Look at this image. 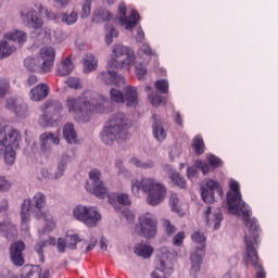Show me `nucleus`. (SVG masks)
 Instances as JSON below:
<instances>
[{
	"instance_id": "f257e3e1",
	"label": "nucleus",
	"mask_w": 278,
	"mask_h": 278,
	"mask_svg": "<svg viewBox=\"0 0 278 278\" xmlns=\"http://www.w3.org/2000/svg\"><path fill=\"white\" fill-rule=\"evenodd\" d=\"M229 191L227 193V205L229 214H235L240 216L242 212V220L247 227L244 235L245 244V256L244 262L247 266H253L256 270L255 278H266V270L262 264H260V256L257 255V248L260 247V233H262V228L257 224L255 217L251 218L253 212L251 207L242 201V193H240V184L231 179L229 182Z\"/></svg>"
},
{
	"instance_id": "f03ea898",
	"label": "nucleus",
	"mask_w": 278,
	"mask_h": 278,
	"mask_svg": "<svg viewBox=\"0 0 278 278\" xmlns=\"http://www.w3.org/2000/svg\"><path fill=\"white\" fill-rule=\"evenodd\" d=\"M136 63V53L127 46L115 43L111 50V59L108 62V71L98 75V80L106 86H117L124 88L127 84L125 77L118 75L113 68L122 71H131V66Z\"/></svg>"
},
{
	"instance_id": "7ed1b4c3",
	"label": "nucleus",
	"mask_w": 278,
	"mask_h": 278,
	"mask_svg": "<svg viewBox=\"0 0 278 278\" xmlns=\"http://www.w3.org/2000/svg\"><path fill=\"white\" fill-rule=\"evenodd\" d=\"M66 108L70 114L78 116L84 123L90 121V114H105L108 112V106L110 101L108 98L94 92V91H85L80 97H67Z\"/></svg>"
},
{
	"instance_id": "20e7f679",
	"label": "nucleus",
	"mask_w": 278,
	"mask_h": 278,
	"mask_svg": "<svg viewBox=\"0 0 278 278\" xmlns=\"http://www.w3.org/2000/svg\"><path fill=\"white\" fill-rule=\"evenodd\" d=\"M129 127H131V121L125 113L113 114L101 132L102 142L109 146L114 142H125L129 138Z\"/></svg>"
},
{
	"instance_id": "39448f33",
	"label": "nucleus",
	"mask_w": 278,
	"mask_h": 278,
	"mask_svg": "<svg viewBox=\"0 0 278 278\" xmlns=\"http://www.w3.org/2000/svg\"><path fill=\"white\" fill-rule=\"evenodd\" d=\"M140 190L148 194L149 205H160L166 199V187L155 180V178L144 177L131 180V192L135 197H140Z\"/></svg>"
},
{
	"instance_id": "423d86ee",
	"label": "nucleus",
	"mask_w": 278,
	"mask_h": 278,
	"mask_svg": "<svg viewBox=\"0 0 278 278\" xmlns=\"http://www.w3.org/2000/svg\"><path fill=\"white\" fill-rule=\"evenodd\" d=\"M18 144H21V132L18 130L11 127H4L0 130V157L7 164L16 162Z\"/></svg>"
},
{
	"instance_id": "0eeeda50",
	"label": "nucleus",
	"mask_w": 278,
	"mask_h": 278,
	"mask_svg": "<svg viewBox=\"0 0 278 278\" xmlns=\"http://www.w3.org/2000/svg\"><path fill=\"white\" fill-rule=\"evenodd\" d=\"M33 203H35V207L38 210L35 212V218L37 220H45L46 223L43 233L53 231V229H55V222H53V216H51L48 212H41L42 207L47 205V195H45L42 192L36 193L33 197Z\"/></svg>"
},
{
	"instance_id": "6e6552de",
	"label": "nucleus",
	"mask_w": 278,
	"mask_h": 278,
	"mask_svg": "<svg viewBox=\"0 0 278 278\" xmlns=\"http://www.w3.org/2000/svg\"><path fill=\"white\" fill-rule=\"evenodd\" d=\"M135 233L142 238H155L157 236V219L151 213L139 216V224L135 226Z\"/></svg>"
},
{
	"instance_id": "1a4fd4ad",
	"label": "nucleus",
	"mask_w": 278,
	"mask_h": 278,
	"mask_svg": "<svg viewBox=\"0 0 278 278\" xmlns=\"http://www.w3.org/2000/svg\"><path fill=\"white\" fill-rule=\"evenodd\" d=\"M74 218L87 227H97L101 220V213L92 206L78 205L73 211Z\"/></svg>"
},
{
	"instance_id": "9d476101",
	"label": "nucleus",
	"mask_w": 278,
	"mask_h": 278,
	"mask_svg": "<svg viewBox=\"0 0 278 278\" xmlns=\"http://www.w3.org/2000/svg\"><path fill=\"white\" fill-rule=\"evenodd\" d=\"M85 188L90 194H94L98 199H105L108 197V188L101 180V170L91 169L89 172V179L87 180Z\"/></svg>"
},
{
	"instance_id": "9b49d317",
	"label": "nucleus",
	"mask_w": 278,
	"mask_h": 278,
	"mask_svg": "<svg viewBox=\"0 0 278 278\" xmlns=\"http://www.w3.org/2000/svg\"><path fill=\"white\" fill-rule=\"evenodd\" d=\"M41 115L38 119L39 125L41 127H49L51 125V118L55 116V114H60L63 110L62 103L55 100H47L40 108H39Z\"/></svg>"
},
{
	"instance_id": "f8f14e48",
	"label": "nucleus",
	"mask_w": 278,
	"mask_h": 278,
	"mask_svg": "<svg viewBox=\"0 0 278 278\" xmlns=\"http://www.w3.org/2000/svg\"><path fill=\"white\" fill-rule=\"evenodd\" d=\"M117 18L122 25L128 31H131L134 27L138 25V21H140V13L136 10H131L129 16L127 17V7L125 2L119 3L117 9Z\"/></svg>"
},
{
	"instance_id": "ddd939ff",
	"label": "nucleus",
	"mask_w": 278,
	"mask_h": 278,
	"mask_svg": "<svg viewBox=\"0 0 278 278\" xmlns=\"http://www.w3.org/2000/svg\"><path fill=\"white\" fill-rule=\"evenodd\" d=\"M215 192L223 194V188H220L218 181L210 178L205 179L201 186V197L204 203L208 205L214 203V201H216V198L214 197Z\"/></svg>"
},
{
	"instance_id": "4468645a",
	"label": "nucleus",
	"mask_w": 278,
	"mask_h": 278,
	"mask_svg": "<svg viewBox=\"0 0 278 278\" xmlns=\"http://www.w3.org/2000/svg\"><path fill=\"white\" fill-rule=\"evenodd\" d=\"M156 270L163 273V275H173V253L168 251V248H161L160 254L156 258Z\"/></svg>"
},
{
	"instance_id": "2eb2a0df",
	"label": "nucleus",
	"mask_w": 278,
	"mask_h": 278,
	"mask_svg": "<svg viewBox=\"0 0 278 278\" xmlns=\"http://www.w3.org/2000/svg\"><path fill=\"white\" fill-rule=\"evenodd\" d=\"M5 212H8L7 201L2 202V206L0 207V233L1 236H5V238H14L17 233L16 226L12 224Z\"/></svg>"
},
{
	"instance_id": "dca6fc26",
	"label": "nucleus",
	"mask_w": 278,
	"mask_h": 278,
	"mask_svg": "<svg viewBox=\"0 0 278 278\" xmlns=\"http://www.w3.org/2000/svg\"><path fill=\"white\" fill-rule=\"evenodd\" d=\"M5 110L14 112L18 118H25L27 116V103L23 98H9L5 100Z\"/></svg>"
},
{
	"instance_id": "f3484780",
	"label": "nucleus",
	"mask_w": 278,
	"mask_h": 278,
	"mask_svg": "<svg viewBox=\"0 0 278 278\" xmlns=\"http://www.w3.org/2000/svg\"><path fill=\"white\" fill-rule=\"evenodd\" d=\"M21 18L26 27H33V29H40L45 25V22L38 16V12L35 9L22 11Z\"/></svg>"
},
{
	"instance_id": "a211bd4d",
	"label": "nucleus",
	"mask_w": 278,
	"mask_h": 278,
	"mask_svg": "<svg viewBox=\"0 0 278 278\" xmlns=\"http://www.w3.org/2000/svg\"><path fill=\"white\" fill-rule=\"evenodd\" d=\"M37 56H39V60L48 73H51V71H53V64H55V48L46 46L39 50Z\"/></svg>"
},
{
	"instance_id": "6ab92c4d",
	"label": "nucleus",
	"mask_w": 278,
	"mask_h": 278,
	"mask_svg": "<svg viewBox=\"0 0 278 278\" xmlns=\"http://www.w3.org/2000/svg\"><path fill=\"white\" fill-rule=\"evenodd\" d=\"M23 251H25V242L17 241L11 244L10 255L11 262L14 266H23L25 264V258L23 257Z\"/></svg>"
},
{
	"instance_id": "aec40b11",
	"label": "nucleus",
	"mask_w": 278,
	"mask_h": 278,
	"mask_svg": "<svg viewBox=\"0 0 278 278\" xmlns=\"http://www.w3.org/2000/svg\"><path fill=\"white\" fill-rule=\"evenodd\" d=\"M49 269L42 271V267L38 265H25L22 268L21 277L22 278H49Z\"/></svg>"
},
{
	"instance_id": "412c9836",
	"label": "nucleus",
	"mask_w": 278,
	"mask_h": 278,
	"mask_svg": "<svg viewBox=\"0 0 278 278\" xmlns=\"http://www.w3.org/2000/svg\"><path fill=\"white\" fill-rule=\"evenodd\" d=\"M203 255H205V245L197 248L194 252L191 253L190 262L191 269L190 275L194 277L199 270H201V264L203 262Z\"/></svg>"
},
{
	"instance_id": "4be33fe9",
	"label": "nucleus",
	"mask_w": 278,
	"mask_h": 278,
	"mask_svg": "<svg viewBox=\"0 0 278 278\" xmlns=\"http://www.w3.org/2000/svg\"><path fill=\"white\" fill-rule=\"evenodd\" d=\"M24 66L25 68H27V71H30L31 73H40L41 75L49 73L38 55L35 58H26L24 61Z\"/></svg>"
},
{
	"instance_id": "5701e85b",
	"label": "nucleus",
	"mask_w": 278,
	"mask_h": 278,
	"mask_svg": "<svg viewBox=\"0 0 278 278\" xmlns=\"http://www.w3.org/2000/svg\"><path fill=\"white\" fill-rule=\"evenodd\" d=\"M31 210V200L26 199L21 205V228L22 231H29V222L31 220V215L29 214Z\"/></svg>"
},
{
	"instance_id": "b1692460",
	"label": "nucleus",
	"mask_w": 278,
	"mask_h": 278,
	"mask_svg": "<svg viewBox=\"0 0 278 278\" xmlns=\"http://www.w3.org/2000/svg\"><path fill=\"white\" fill-rule=\"evenodd\" d=\"M47 97H49V87L47 84H39L29 92L30 101H45Z\"/></svg>"
},
{
	"instance_id": "393cba45",
	"label": "nucleus",
	"mask_w": 278,
	"mask_h": 278,
	"mask_svg": "<svg viewBox=\"0 0 278 278\" xmlns=\"http://www.w3.org/2000/svg\"><path fill=\"white\" fill-rule=\"evenodd\" d=\"M152 134L157 142H164L166 140V129H164V124L162 121L157 119V115H152Z\"/></svg>"
},
{
	"instance_id": "a878e982",
	"label": "nucleus",
	"mask_w": 278,
	"mask_h": 278,
	"mask_svg": "<svg viewBox=\"0 0 278 278\" xmlns=\"http://www.w3.org/2000/svg\"><path fill=\"white\" fill-rule=\"evenodd\" d=\"M124 103L127 108H136L138 105V89L136 87L126 86L124 88Z\"/></svg>"
},
{
	"instance_id": "bb28decb",
	"label": "nucleus",
	"mask_w": 278,
	"mask_h": 278,
	"mask_svg": "<svg viewBox=\"0 0 278 278\" xmlns=\"http://www.w3.org/2000/svg\"><path fill=\"white\" fill-rule=\"evenodd\" d=\"M75 71V64H73V58L67 56L63 59L56 67V75L61 77H66V75H71Z\"/></svg>"
},
{
	"instance_id": "cd10ccee",
	"label": "nucleus",
	"mask_w": 278,
	"mask_h": 278,
	"mask_svg": "<svg viewBox=\"0 0 278 278\" xmlns=\"http://www.w3.org/2000/svg\"><path fill=\"white\" fill-rule=\"evenodd\" d=\"M63 137L68 144H77V142H79L77 130L75 129V125L73 123H67L64 125Z\"/></svg>"
},
{
	"instance_id": "c85d7f7f",
	"label": "nucleus",
	"mask_w": 278,
	"mask_h": 278,
	"mask_svg": "<svg viewBox=\"0 0 278 278\" xmlns=\"http://www.w3.org/2000/svg\"><path fill=\"white\" fill-rule=\"evenodd\" d=\"M207 225H213L214 229H219L220 223H223V213H212V207L208 206L205 211Z\"/></svg>"
},
{
	"instance_id": "c756f323",
	"label": "nucleus",
	"mask_w": 278,
	"mask_h": 278,
	"mask_svg": "<svg viewBox=\"0 0 278 278\" xmlns=\"http://www.w3.org/2000/svg\"><path fill=\"white\" fill-rule=\"evenodd\" d=\"M39 140L41 142V150L43 151L49 149V141L52 144H60V136L49 131L41 134Z\"/></svg>"
},
{
	"instance_id": "7c9ffc66",
	"label": "nucleus",
	"mask_w": 278,
	"mask_h": 278,
	"mask_svg": "<svg viewBox=\"0 0 278 278\" xmlns=\"http://www.w3.org/2000/svg\"><path fill=\"white\" fill-rule=\"evenodd\" d=\"M70 162H71V156L67 154H63L58 164L56 170L54 172V174H52L53 179H60V178L64 177V173H65L66 167L68 166Z\"/></svg>"
},
{
	"instance_id": "2f4dec72",
	"label": "nucleus",
	"mask_w": 278,
	"mask_h": 278,
	"mask_svg": "<svg viewBox=\"0 0 278 278\" xmlns=\"http://www.w3.org/2000/svg\"><path fill=\"white\" fill-rule=\"evenodd\" d=\"M134 252L139 257H143V260H149V257L153 255V247L147 243H138L135 245Z\"/></svg>"
},
{
	"instance_id": "473e14b6",
	"label": "nucleus",
	"mask_w": 278,
	"mask_h": 278,
	"mask_svg": "<svg viewBox=\"0 0 278 278\" xmlns=\"http://www.w3.org/2000/svg\"><path fill=\"white\" fill-rule=\"evenodd\" d=\"M118 203V205H131V199H129V194L127 193H119V194H109V202L111 203V205H113V207L116 208V202Z\"/></svg>"
},
{
	"instance_id": "72a5a7b5",
	"label": "nucleus",
	"mask_w": 278,
	"mask_h": 278,
	"mask_svg": "<svg viewBox=\"0 0 278 278\" xmlns=\"http://www.w3.org/2000/svg\"><path fill=\"white\" fill-rule=\"evenodd\" d=\"M84 73H92L99 66V61L93 54H87L83 62Z\"/></svg>"
},
{
	"instance_id": "f704fd0d",
	"label": "nucleus",
	"mask_w": 278,
	"mask_h": 278,
	"mask_svg": "<svg viewBox=\"0 0 278 278\" xmlns=\"http://www.w3.org/2000/svg\"><path fill=\"white\" fill-rule=\"evenodd\" d=\"M7 40L17 42V45H25L27 42V33L23 30H14L5 35Z\"/></svg>"
},
{
	"instance_id": "c9c22d12",
	"label": "nucleus",
	"mask_w": 278,
	"mask_h": 278,
	"mask_svg": "<svg viewBox=\"0 0 278 278\" xmlns=\"http://www.w3.org/2000/svg\"><path fill=\"white\" fill-rule=\"evenodd\" d=\"M93 23H105V21H112V14L104 8H99L94 11Z\"/></svg>"
},
{
	"instance_id": "e433bc0d",
	"label": "nucleus",
	"mask_w": 278,
	"mask_h": 278,
	"mask_svg": "<svg viewBox=\"0 0 278 278\" xmlns=\"http://www.w3.org/2000/svg\"><path fill=\"white\" fill-rule=\"evenodd\" d=\"M14 51H16V47L12 46L7 40L0 41V60L10 58Z\"/></svg>"
},
{
	"instance_id": "4c0bfd02",
	"label": "nucleus",
	"mask_w": 278,
	"mask_h": 278,
	"mask_svg": "<svg viewBox=\"0 0 278 278\" xmlns=\"http://www.w3.org/2000/svg\"><path fill=\"white\" fill-rule=\"evenodd\" d=\"M169 205L172 207L173 212H176V214H184V204H181V201L179 200V197H177V193H172L169 197Z\"/></svg>"
},
{
	"instance_id": "58836bf2",
	"label": "nucleus",
	"mask_w": 278,
	"mask_h": 278,
	"mask_svg": "<svg viewBox=\"0 0 278 278\" xmlns=\"http://www.w3.org/2000/svg\"><path fill=\"white\" fill-rule=\"evenodd\" d=\"M192 149L195 151L197 155H203L205 153V143L203 142V137L197 135L193 138Z\"/></svg>"
},
{
	"instance_id": "ea45409f",
	"label": "nucleus",
	"mask_w": 278,
	"mask_h": 278,
	"mask_svg": "<svg viewBox=\"0 0 278 278\" xmlns=\"http://www.w3.org/2000/svg\"><path fill=\"white\" fill-rule=\"evenodd\" d=\"M169 179H172L173 184H175V186H178V188H187L186 179L181 176L180 173L172 169L169 173Z\"/></svg>"
},
{
	"instance_id": "a19ab883",
	"label": "nucleus",
	"mask_w": 278,
	"mask_h": 278,
	"mask_svg": "<svg viewBox=\"0 0 278 278\" xmlns=\"http://www.w3.org/2000/svg\"><path fill=\"white\" fill-rule=\"evenodd\" d=\"M130 164H134L137 168H142L143 170H148L149 168H153L155 166V162L149 161H140L138 157H132L130 160Z\"/></svg>"
},
{
	"instance_id": "79ce46f5",
	"label": "nucleus",
	"mask_w": 278,
	"mask_h": 278,
	"mask_svg": "<svg viewBox=\"0 0 278 278\" xmlns=\"http://www.w3.org/2000/svg\"><path fill=\"white\" fill-rule=\"evenodd\" d=\"M79 18V15H77V12L72 11V12H65L61 15V21L65 25H75L77 23V20Z\"/></svg>"
},
{
	"instance_id": "37998d69",
	"label": "nucleus",
	"mask_w": 278,
	"mask_h": 278,
	"mask_svg": "<svg viewBox=\"0 0 278 278\" xmlns=\"http://www.w3.org/2000/svg\"><path fill=\"white\" fill-rule=\"evenodd\" d=\"M65 242L67 243V249L75 251V249H77V243L81 242V239L79 238V235H67L65 237Z\"/></svg>"
},
{
	"instance_id": "c03bdc74",
	"label": "nucleus",
	"mask_w": 278,
	"mask_h": 278,
	"mask_svg": "<svg viewBox=\"0 0 278 278\" xmlns=\"http://www.w3.org/2000/svg\"><path fill=\"white\" fill-rule=\"evenodd\" d=\"M137 55H139V58H142L143 60H147L152 55H155V53H153V50L148 43H143L138 50Z\"/></svg>"
},
{
	"instance_id": "a18cd8bd",
	"label": "nucleus",
	"mask_w": 278,
	"mask_h": 278,
	"mask_svg": "<svg viewBox=\"0 0 278 278\" xmlns=\"http://www.w3.org/2000/svg\"><path fill=\"white\" fill-rule=\"evenodd\" d=\"M110 97L114 103H125V94L118 89L112 88L110 90Z\"/></svg>"
},
{
	"instance_id": "49530a36",
	"label": "nucleus",
	"mask_w": 278,
	"mask_h": 278,
	"mask_svg": "<svg viewBox=\"0 0 278 278\" xmlns=\"http://www.w3.org/2000/svg\"><path fill=\"white\" fill-rule=\"evenodd\" d=\"M162 227L166 236H174L177 232V227H175V225H173L169 219H162Z\"/></svg>"
},
{
	"instance_id": "de8ad7c7",
	"label": "nucleus",
	"mask_w": 278,
	"mask_h": 278,
	"mask_svg": "<svg viewBox=\"0 0 278 278\" xmlns=\"http://www.w3.org/2000/svg\"><path fill=\"white\" fill-rule=\"evenodd\" d=\"M148 99L151 104L154 105V108L164 105V103H166V98L153 92L149 94Z\"/></svg>"
},
{
	"instance_id": "09e8293b",
	"label": "nucleus",
	"mask_w": 278,
	"mask_h": 278,
	"mask_svg": "<svg viewBox=\"0 0 278 278\" xmlns=\"http://www.w3.org/2000/svg\"><path fill=\"white\" fill-rule=\"evenodd\" d=\"M155 89L161 92V94H167L168 92V88H169V85H168V80L166 79H160L155 83Z\"/></svg>"
},
{
	"instance_id": "8fccbe9b",
	"label": "nucleus",
	"mask_w": 278,
	"mask_h": 278,
	"mask_svg": "<svg viewBox=\"0 0 278 278\" xmlns=\"http://www.w3.org/2000/svg\"><path fill=\"white\" fill-rule=\"evenodd\" d=\"M45 247H47V241H39L35 245V251L39 255V262H41V264H45Z\"/></svg>"
},
{
	"instance_id": "3c124183",
	"label": "nucleus",
	"mask_w": 278,
	"mask_h": 278,
	"mask_svg": "<svg viewBox=\"0 0 278 278\" xmlns=\"http://www.w3.org/2000/svg\"><path fill=\"white\" fill-rule=\"evenodd\" d=\"M66 86L68 88H72L74 90H79L81 88V80L78 77H70L65 81Z\"/></svg>"
},
{
	"instance_id": "603ef678",
	"label": "nucleus",
	"mask_w": 278,
	"mask_h": 278,
	"mask_svg": "<svg viewBox=\"0 0 278 278\" xmlns=\"http://www.w3.org/2000/svg\"><path fill=\"white\" fill-rule=\"evenodd\" d=\"M8 92H10V80L0 78V99H3Z\"/></svg>"
},
{
	"instance_id": "864d4df0",
	"label": "nucleus",
	"mask_w": 278,
	"mask_h": 278,
	"mask_svg": "<svg viewBox=\"0 0 278 278\" xmlns=\"http://www.w3.org/2000/svg\"><path fill=\"white\" fill-rule=\"evenodd\" d=\"M37 179H39V181H45V179H53V174H51V172H49L47 168H40L37 172Z\"/></svg>"
},
{
	"instance_id": "5fc2aeb1",
	"label": "nucleus",
	"mask_w": 278,
	"mask_h": 278,
	"mask_svg": "<svg viewBox=\"0 0 278 278\" xmlns=\"http://www.w3.org/2000/svg\"><path fill=\"white\" fill-rule=\"evenodd\" d=\"M106 30L109 34L105 36V42L106 45H112V42H114V38L118 37V30H116L114 27H106Z\"/></svg>"
},
{
	"instance_id": "6e6d98bb",
	"label": "nucleus",
	"mask_w": 278,
	"mask_h": 278,
	"mask_svg": "<svg viewBox=\"0 0 278 278\" xmlns=\"http://www.w3.org/2000/svg\"><path fill=\"white\" fill-rule=\"evenodd\" d=\"M184 240H186V232L179 231L173 238V245L181 247V244H184Z\"/></svg>"
},
{
	"instance_id": "4d7b16f0",
	"label": "nucleus",
	"mask_w": 278,
	"mask_h": 278,
	"mask_svg": "<svg viewBox=\"0 0 278 278\" xmlns=\"http://www.w3.org/2000/svg\"><path fill=\"white\" fill-rule=\"evenodd\" d=\"M207 162L213 168H220V166H223V161H220L218 156L213 154L208 155Z\"/></svg>"
},
{
	"instance_id": "13d9d810",
	"label": "nucleus",
	"mask_w": 278,
	"mask_h": 278,
	"mask_svg": "<svg viewBox=\"0 0 278 278\" xmlns=\"http://www.w3.org/2000/svg\"><path fill=\"white\" fill-rule=\"evenodd\" d=\"M135 73L139 80L144 79V75H147V66H144L143 64L137 65Z\"/></svg>"
},
{
	"instance_id": "bf43d9fd",
	"label": "nucleus",
	"mask_w": 278,
	"mask_h": 278,
	"mask_svg": "<svg viewBox=\"0 0 278 278\" xmlns=\"http://www.w3.org/2000/svg\"><path fill=\"white\" fill-rule=\"evenodd\" d=\"M56 249L59 253H65L66 249H68V245L66 243V239L59 238L56 242Z\"/></svg>"
},
{
	"instance_id": "052dcab7",
	"label": "nucleus",
	"mask_w": 278,
	"mask_h": 278,
	"mask_svg": "<svg viewBox=\"0 0 278 278\" xmlns=\"http://www.w3.org/2000/svg\"><path fill=\"white\" fill-rule=\"evenodd\" d=\"M191 240L198 244H203L205 242V235L202 232L195 231L191 235Z\"/></svg>"
},
{
	"instance_id": "680f3d73",
	"label": "nucleus",
	"mask_w": 278,
	"mask_h": 278,
	"mask_svg": "<svg viewBox=\"0 0 278 278\" xmlns=\"http://www.w3.org/2000/svg\"><path fill=\"white\" fill-rule=\"evenodd\" d=\"M181 146L179 144H175V146H172L170 150H169V157H172V160L174 157H179V155H181Z\"/></svg>"
},
{
	"instance_id": "e2e57ef3",
	"label": "nucleus",
	"mask_w": 278,
	"mask_h": 278,
	"mask_svg": "<svg viewBox=\"0 0 278 278\" xmlns=\"http://www.w3.org/2000/svg\"><path fill=\"white\" fill-rule=\"evenodd\" d=\"M90 10H91L90 0H86L85 5H83V9H81V18H88V16H90Z\"/></svg>"
},
{
	"instance_id": "0e129e2a",
	"label": "nucleus",
	"mask_w": 278,
	"mask_h": 278,
	"mask_svg": "<svg viewBox=\"0 0 278 278\" xmlns=\"http://www.w3.org/2000/svg\"><path fill=\"white\" fill-rule=\"evenodd\" d=\"M197 167L201 168L203 175H207V173H210V170H212V165L201 162V161L197 162Z\"/></svg>"
},
{
	"instance_id": "69168bd1",
	"label": "nucleus",
	"mask_w": 278,
	"mask_h": 278,
	"mask_svg": "<svg viewBox=\"0 0 278 278\" xmlns=\"http://www.w3.org/2000/svg\"><path fill=\"white\" fill-rule=\"evenodd\" d=\"M123 216L128 220V223H134V220H136V214L134 211H124Z\"/></svg>"
},
{
	"instance_id": "338daca9",
	"label": "nucleus",
	"mask_w": 278,
	"mask_h": 278,
	"mask_svg": "<svg viewBox=\"0 0 278 278\" xmlns=\"http://www.w3.org/2000/svg\"><path fill=\"white\" fill-rule=\"evenodd\" d=\"M10 190V184L5 180V177H0V192Z\"/></svg>"
},
{
	"instance_id": "774afa93",
	"label": "nucleus",
	"mask_w": 278,
	"mask_h": 278,
	"mask_svg": "<svg viewBox=\"0 0 278 278\" xmlns=\"http://www.w3.org/2000/svg\"><path fill=\"white\" fill-rule=\"evenodd\" d=\"M115 166L118 168V175H125V173H127V169H125V166H123V160L117 159Z\"/></svg>"
}]
</instances>
